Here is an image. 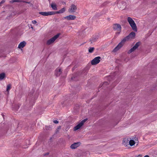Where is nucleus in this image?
<instances>
[{"mask_svg": "<svg viewBox=\"0 0 157 157\" xmlns=\"http://www.w3.org/2000/svg\"><path fill=\"white\" fill-rule=\"evenodd\" d=\"M53 122L55 124H57L58 123V121L57 120H54L53 121Z\"/></svg>", "mask_w": 157, "mask_h": 157, "instance_id": "23", "label": "nucleus"}, {"mask_svg": "<svg viewBox=\"0 0 157 157\" xmlns=\"http://www.w3.org/2000/svg\"><path fill=\"white\" fill-rule=\"evenodd\" d=\"M11 88V85L10 84H9L7 86V88H6V91L7 92H9Z\"/></svg>", "mask_w": 157, "mask_h": 157, "instance_id": "20", "label": "nucleus"}, {"mask_svg": "<svg viewBox=\"0 0 157 157\" xmlns=\"http://www.w3.org/2000/svg\"><path fill=\"white\" fill-rule=\"evenodd\" d=\"M100 59L101 57L100 56H98L95 57L91 61V64L92 65H96L98 64L100 62Z\"/></svg>", "mask_w": 157, "mask_h": 157, "instance_id": "8", "label": "nucleus"}, {"mask_svg": "<svg viewBox=\"0 0 157 157\" xmlns=\"http://www.w3.org/2000/svg\"><path fill=\"white\" fill-rule=\"evenodd\" d=\"M39 13L44 16H48L52 15H54L56 14V12L54 11L50 12H40Z\"/></svg>", "mask_w": 157, "mask_h": 157, "instance_id": "6", "label": "nucleus"}, {"mask_svg": "<svg viewBox=\"0 0 157 157\" xmlns=\"http://www.w3.org/2000/svg\"><path fill=\"white\" fill-rule=\"evenodd\" d=\"M139 156H140L141 157L140 155H139Z\"/></svg>", "mask_w": 157, "mask_h": 157, "instance_id": "34", "label": "nucleus"}, {"mask_svg": "<svg viewBox=\"0 0 157 157\" xmlns=\"http://www.w3.org/2000/svg\"><path fill=\"white\" fill-rule=\"evenodd\" d=\"M31 28H32V29H33V27H31Z\"/></svg>", "mask_w": 157, "mask_h": 157, "instance_id": "30", "label": "nucleus"}, {"mask_svg": "<svg viewBox=\"0 0 157 157\" xmlns=\"http://www.w3.org/2000/svg\"><path fill=\"white\" fill-rule=\"evenodd\" d=\"M97 39V38L96 37V38H92V39L90 40V41L91 43H92L93 42H94Z\"/></svg>", "mask_w": 157, "mask_h": 157, "instance_id": "21", "label": "nucleus"}, {"mask_svg": "<svg viewBox=\"0 0 157 157\" xmlns=\"http://www.w3.org/2000/svg\"><path fill=\"white\" fill-rule=\"evenodd\" d=\"M66 10V9L65 7H63V8L60 9V10H59L57 12H56V13H63Z\"/></svg>", "mask_w": 157, "mask_h": 157, "instance_id": "16", "label": "nucleus"}, {"mask_svg": "<svg viewBox=\"0 0 157 157\" xmlns=\"http://www.w3.org/2000/svg\"><path fill=\"white\" fill-rule=\"evenodd\" d=\"M113 27L114 30L119 31V32L116 33L117 34L119 35L121 31V25L119 24H116L113 25Z\"/></svg>", "mask_w": 157, "mask_h": 157, "instance_id": "4", "label": "nucleus"}, {"mask_svg": "<svg viewBox=\"0 0 157 157\" xmlns=\"http://www.w3.org/2000/svg\"><path fill=\"white\" fill-rule=\"evenodd\" d=\"M51 8L54 10H57V8L56 4L54 3H52L51 4Z\"/></svg>", "mask_w": 157, "mask_h": 157, "instance_id": "14", "label": "nucleus"}, {"mask_svg": "<svg viewBox=\"0 0 157 157\" xmlns=\"http://www.w3.org/2000/svg\"><path fill=\"white\" fill-rule=\"evenodd\" d=\"M5 77V74L4 73H2L0 74V80L3 79Z\"/></svg>", "mask_w": 157, "mask_h": 157, "instance_id": "18", "label": "nucleus"}, {"mask_svg": "<svg viewBox=\"0 0 157 157\" xmlns=\"http://www.w3.org/2000/svg\"><path fill=\"white\" fill-rule=\"evenodd\" d=\"M129 39L130 38L128 36L124 38L113 49V52H115L117 51L122 47L125 42L128 41Z\"/></svg>", "mask_w": 157, "mask_h": 157, "instance_id": "1", "label": "nucleus"}, {"mask_svg": "<svg viewBox=\"0 0 157 157\" xmlns=\"http://www.w3.org/2000/svg\"><path fill=\"white\" fill-rule=\"evenodd\" d=\"M77 10L76 6L74 4L71 5L70 8L68 10V11L70 13H73L75 11Z\"/></svg>", "mask_w": 157, "mask_h": 157, "instance_id": "9", "label": "nucleus"}, {"mask_svg": "<svg viewBox=\"0 0 157 157\" xmlns=\"http://www.w3.org/2000/svg\"><path fill=\"white\" fill-rule=\"evenodd\" d=\"M136 35V34L134 32H132L128 36L129 38L130 39L134 37Z\"/></svg>", "mask_w": 157, "mask_h": 157, "instance_id": "15", "label": "nucleus"}, {"mask_svg": "<svg viewBox=\"0 0 157 157\" xmlns=\"http://www.w3.org/2000/svg\"><path fill=\"white\" fill-rule=\"evenodd\" d=\"M62 72L61 69L60 68H58L55 70V75L56 76H59Z\"/></svg>", "mask_w": 157, "mask_h": 157, "instance_id": "11", "label": "nucleus"}, {"mask_svg": "<svg viewBox=\"0 0 157 157\" xmlns=\"http://www.w3.org/2000/svg\"><path fill=\"white\" fill-rule=\"evenodd\" d=\"M26 44V42H25V41H22L19 44L18 48L20 49L22 48L25 47Z\"/></svg>", "mask_w": 157, "mask_h": 157, "instance_id": "13", "label": "nucleus"}, {"mask_svg": "<svg viewBox=\"0 0 157 157\" xmlns=\"http://www.w3.org/2000/svg\"><path fill=\"white\" fill-rule=\"evenodd\" d=\"M80 145V143H75L71 145V149H75L77 147H78Z\"/></svg>", "mask_w": 157, "mask_h": 157, "instance_id": "12", "label": "nucleus"}, {"mask_svg": "<svg viewBox=\"0 0 157 157\" xmlns=\"http://www.w3.org/2000/svg\"><path fill=\"white\" fill-rule=\"evenodd\" d=\"M64 4H66V3H65V2H64Z\"/></svg>", "mask_w": 157, "mask_h": 157, "instance_id": "31", "label": "nucleus"}, {"mask_svg": "<svg viewBox=\"0 0 157 157\" xmlns=\"http://www.w3.org/2000/svg\"><path fill=\"white\" fill-rule=\"evenodd\" d=\"M60 35L59 33H58L54 37L48 40L47 42V44L48 45H50L53 43L54 41L59 37Z\"/></svg>", "mask_w": 157, "mask_h": 157, "instance_id": "3", "label": "nucleus"}, {"mask_svg": "<svg viewBox=\"0 0 157 157\" xmlns=\"http://www.w3.org/2000/svg\"><path fill=\"white\" fill-rule=\"evenodd\" d=\"M5 2V0H3L1 2H0V3L1 4L3 3H4Z\"/></svg>", "mask_w": 157, "mask_h": 157, "instance_id": "24", "label": "nucleus"}, {"mask_svg": "<svg viewBox=\"0 0 157 157\" xmlns=\"http://www.w3.org/2000/svg\"><path fill=\"white\" fill-rule=\"evenodd\" d=\"M123 144L124 145H125L126 144L125 143V141H123Z\"/></svg>", "mask_w": 157, "mask_h": 157, "instance_id": "26", "label": "nucleus"}, {"mask_svg": "<svg viewBox=\"0 0 157 157\" xmlns=\"http://www.w3.org/2000/svg\"><path fill=\"white\" fill-rule=\"evenodd\" d=\"M94 49V48L93 47H90L89 48V52L90 53H92L93 52V51Z\"/></svg>", "mask_w": 157, "mask_h": 157, "instance_id": "19", "label": "nucleus"}, {"mask_svg": "<svg viewBox=\"0 0 157 157\" xmlns=\"http://www.w3.org/2000/svg\"><path fill=\"white\" fill-rule=\"evenodd\" d=\"M144 157H149L147 155H146L145 156H144Z\"/></svg>", "mask_w": 157, "mask_h": 157, "instance_id": "29", "label": "nucleus"}, {"mask_svg": "<svg viewBox=\"0 0 157 157\" xmlns=\"http://www.w3.org/2000/svg\"><path fill=\"white\" fill-rule=\"evenodd\" d=\"M1 6V4L0 3V6Z\"/></svg>", "mask_w": 157, "mask_h": 157, "instance_id": "32", "label": "nucleus"}, {"mask_svg": "<svg viewBox=\"0 0 157 157\" xmlns=\"http://www.w3.org/2000/svg\"><path fill=\"white\" fill-rule=\"evenodd\" d=\"M61 127L60 126H59L58 127V129H60L61 128Z\"/></svg>", "mask_w": 157, "mask_h": 157, "instance_id": "27", "label": "nucleus"}, {"mask_svg": "<svg viewBox=\"0 0 157 157\" xmlns=\"http://www.w3.org/2000/svg\"><path fill=\"white\" fill-rule=\"evenodd\" d=\"M47 155H48V153H47Z\"/></svg>", "mask_w": 157, "mask_h": 157, "instance_id": "33", "label": "nucleus"}, {"mask_svg": "<svg viewBox=\"0 0 157 157\" xmlns=\"http://www.w3.org/2000/svg\"><path fill=\"white\" fill-rule=\"evenodd\" d=\"M87 119H85L82 120L78 124L75 126L74 128V131H76L79 129L84 124V123L87 121Z\"/></svg>", "mask_w": 157, "mask_h": 157, "instance_id": "5", "label": "nucleus"}, {"mask_svg": "<svg viewBox=\"0 0 157 157\" xmlns=\"http://www.w3.org/2000/svg\"><path fill=\"white\" fill-rule=\"evenodd\" d=\"M32 22L33 24H35L37 23V22L35 20H33L32 21Z\"/></svg>", "mask_w": 157, "mask_h": 157, "instance_id": "22", "label": "nucleus"}, {"mask_svg": "<svg viewBox=\"0 0 157 157\" xmlns=\"http://www.w3.org/2000/svg\"><path fill=\"white\" fill-rule=\"evenodd\" d=\"M76 18V16L72 15H69V16L65 17H64L65 19H67L68 20H71L75 19Z\"/></svg>", "mask_w": 157, "mask_h": 157, "instance_id": "10", "label": "nucleus"}, {"mask_svg": "<svg viewBox=\"0 0 157 157\" xmlns=\"http://www.w3.org/2000/svg\"><path fill=\"white\" fill-rule=\"evenodd\" d=\"M26 2L28 4H30V2Z\"/></svg>", "mask_w": 157, "mask_h": 157, "instance_id": "28", "label": "nucleus"}, {"mask_svg": "<svg viewBox=\"0 0 157 157\" xmlns=\"http://www.w3.org/2000/svg\"><path fill=\"white\" fill-rule=\"evenodd\" d=\"M139 42H137V43H136L135 45L132 48L129 50L128 51V54H129L134 51L139 47Z\"/></svg>", "mask_w": 157, "mask_h": 157, "instance_id": "7", "label": "nucleus"}, {"mask_svg": "<svg viewBox=\"0 0 157 157\" xmlns=\"http://www.w3.org/2000/svg\"><path fill=\"white\" fill-rule=\"evenodd\" d=\"M13 2H19V0H13L12 1Z\"/></svg>", "mask_w": 157, "mask_h": 157, "instance_id": "25", "label": "nucleus"}, {"mask_svg": "<svg viewBox=\"0 0 157 157\" xmlns=\"http://www.w3.org/2000/svg\"><path fill=\"white\" fill-rule=\"evenodd\" d=\"M127 21L132 29L135 31H137V27L133 20L131 17H128L127 18Z\"/></svg>", "mask_w": 157, "mask_h": 157, "instance_id": "2", "label": "nucleus"}, {"mask_svg": "<svg viewBox=\"0 0 157 157\" xmlns=\"http://www.w3.org/2000/svg\"><path fill=\"white\" fill-rule=\"evenodd\" d=\"M129 144L130 146H132L135 144V141L132 140H130L129 142Z\"/></svg>", "mask_w": 157, "mask_h": 157, "instance_id": "17", "label": "nucleus"}]
</instances>
